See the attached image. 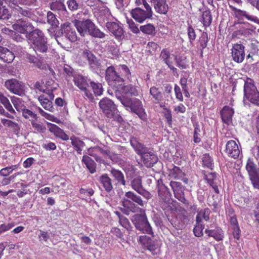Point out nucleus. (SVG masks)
<instances>
[{
	"instance_id": "40",
	"label": "nucleus",
	"mask_w": 259,
	"mask_h": 259,
	"mask_svg": "<svg viewBox=\"0 0 259 259\" xmlns=\"http://www.w3.org/2000/svg\"><path fill=\"white\" fill-rule=\"evenodd\" d=\"M246 169L248 173L250 179L252 177L258 174L255 164L250 159L247 161Z\"/></svg>"
},
{
	"instance_id": "33",
	"label": "nucleus",
	"mask_w": 259,
	"mask_h": 259,
	"mask_svg": "<svg viewBox=\"0 0 259 259\" xmlns=\"http://www.w3.org/2000/svg\"><path fill=\"white\" fill-rule=\"evenodd\" d=\"M158 195L164 202L169 203L171 194L166 187L165 186L161 187L158 190Z\"/></svg>"
},
{
	"instance_id": "8",
	"label": "nucleus",
	"mask_w": 259,
	"mask_h": 259,
	"mask_svg": "<svg viewBox=\"0 0 259 259\" xmlns=\"http://www.w3.org/2000/svg\"><path fill=\"white\" fill-rule=\"evenodd\" d=\"M5 87L10 92L23 96L25 95V84L16 79L12 78L7 80L5 82Z\"/></svg>"
},
{
	"instance_id": "17",
	"label": "nucleus",
	"mask_w": 259,
	"mask_h": 259,
	"mask_svg": "<svg viewBox=\"0 0 259 259\" xmlns=\"http://www.w3.org/2000/svg\"><path fill=\"white\" fill-rule=\"evenodd\" d=\"M131 144L145 164L146 163V148L134 138L131 140Z\"/></svg>"
},
{
	"instance_id": "14",
	"label": "nucleus",
	"mask_w": 259,
	"mask_h": 259,
	"mask_svg": "<svg viewBox=\"0 0 259 259\" xmlns=\"http://www.w3.org/2000/svg\"><path fill=\"white\" fill-rule=\"evenodd\" d=\"M132 222L136 229L144 233L146 230V214L143 210V214H136L132 219Z\"/></svg>"
},
{
	"instance_id": "25",
	"label": "nucleus",
	"mask_w": 259,
	"mask_h": 259,
	"mask_svg": "<svg viewBox=\"0 0 259 259\" xmlns=\"http://www.w3.org/2000/svg\"><path fill=\"white\" fill-rule=\"evenodd\" d=\"M156 11L160 14H165L168 10L165 0H152Z\"/></svg>"
},
{
	"instance_id": "15",
	"label": "nucleus",
	"mask_w": 259,
	"mask_h": 259,
	"mask_svg": "<svg viewBox=\"0 0 259 259\" xmlns=\"http://www.w3.org/2000/svg\"><path fill=\"white\" fill-rule=\"evenodd\" d=\"M234 114V109L228 106H225L220 112L223 122L228 125L232 123V117Z\"/></svg>"
},
{
	"instance_id": "4",
	"label": "nucleus",
	"mask_w": 259,
	"mask_h": 259,
	"mask_svg": "<svg viewBox=\"0 0 259 259\" xmlns=\"http://www.w3.org/2000/svg\"><path fill=\"white\" fill-rule=\"evenodd\" d=\"M28 40L33 44V49L36 52L46 53L48 49L47 38L43 32L36 28L34 32L28 35Z\"/></svg>"
},
{
	"instance_id": "49",
	"label": "nucleus",
	"mask_w": 259,
	"mask_h": 259,
	"mask_svg": "<svg viewBox=\"0 0 259 259\" xmlns=\"http://www.w3.org/2000/svg\"><path fill=\"white\" fill-rule=\"evenodd\" d=\"M116 214L119 217V222L120 224L124 228L126 229H128V228L130 227V222L127 218H126L124 217L121 216L120 212L116 211Z\"/></svg>"
},
{
	"instance_id": "51",
	"label": "nucleus",
	"mask_w": 259,
	"mask_h": 259,
	"mask_svg": "<svg viewBox=\"0 0 259 259\" xmlns=\"http://www.w3.org/2000/svg\"><path fill=\"white\" fill-rule=\"evenodd\" d=\"M148 245L147 246V249L150 250L153 254H156L159 252V247L158 244L152 243L151 241L147 242Z\"/></svg>"
},
{
	"instance_id": "12",
	"label": "nucleus",
	"mask_w": 259,
	"mask_h": 259,
	"mask_svg": "<svg viewBox=\"0 0 259 259\" xmlns=\"http://www.w3.org/2000/svg\"><path fill=\"white\" fill-rule=\"evenodd\" d=\"M225 151L228 156L236 159L239 156L240 147L235 141L231 140L227 142Z\"/></svg>"
},
{
	"instance_id": "35",
	"label": "nucleus",
	"mask_w": 259,
	"mask_h": 259,
	"mask_svg": "<svg viewBox=\"0 0 259 259\" xmlns=\"http://www.w3.org/2000/svg\"><path fill=\"white\" fill-rule=\"evenodd\" d=\"M208 34L206 32H203L199 39V43L200 47V55L203 56V50L206 48L208 42Z\"/></svg>"
},
{
	"instance_id": "53",
	"label": "nucleus",
	"mask_w": 259,
	"mask_h": 259,
	"mask_svg": "<svg viewBox=\"0 0 259 259\" xmlns=\"http://www.w3.org/2000/svg\"><path fill=\"white\" fill-rule=\"evenodd\" d=\"M158 160V158L155 154H150L148 155L147 154V167H151L153 164L156 163Z\"/></svg>"
},
{
	"instance_id": "57",
	"label": "nucleus",
	"mask_w": 259,
	"mask_h": 259,
	"mask_svg": "<svg viewBox=\"0 0 259 259\" xmlns=\"http://www.w3.org/2000/svg\"><path fill=\"white\" fill-rule=\"evenodd\" d=\"M15 224L14 222H12L8 224H3L0 225V234L10 230L13 227H14Z\"/></svg>"
},
{
	"instance_id": "52",
	"label": "nucleus",
	"mask_w": 259,
	"mask_h": 259,
	"mask_svg": "<svg viewBox=\"0 0 259 259\" xmlns=\"http://www.w3.org/2000/svg\"><path fill=\"white\" fill-rule=\"evenodd\" d=\"M204 229V225H196L193 229V233L195 236L200 237L203 236V230Z\"/></svg>"
},
{
	"instance_id": "9",
	"label": "nucleus",
	"mask_w": 259,
	"mask_h": 259,
	"mask_svg": "<svg viewBox=\"0 0 259 259\" xmlns=\"http://www.w3.org/2000/svg\"><path fill=\"white\" fill-rule=\"evenodd\" d=\"M99 105L108 118H112L114 116L117 108L111 100L108 98H104L100 100Z\"/></svg>"
},
{
	"instance_id": "63",
	"label": "nucleus",
	"mask_w": 259,
	"mask_h": 259,
	"mask_svg": "<svg viewBox=\"0 0 259 259\" xmlns=\"http://www.w3.org/2000/svg\"><path fill=\"white\" fill-rule=\"evenodd\" d=\"M67 4L69 9L71 11L77 10L78 8V4L75 0H69Z\"/></svg>"
},
{
	"instance_id": "62",
	"label": "nucleus",
	"mask_w": 259,
	"mask_h": 259,
	"mask_svg": "<svg viewBox=\"0 0 259 259\" xmlns=\"http://www.w3.org/2000/svg\"><path fill=\"white\" fill-rule=\"evenodd\" d=\"M174 111L177 113H184L186 111V108L183 104L180 103L178 105L174 107Z\"/></svg>"
},
{
	"instance_id": "54",
	"label": "nucleus",
	"mask_w": 259,
	"mask_h": 259,
	"mask_svg": "<svg viewBox=\"0 0 259 259\" xmlns=\"http://www.w3.org/2000/svg\"><path fill=\"white\" fill-rule=\"evenodd\" d=\"M150 94L153 96L155 100L159 101L161 98V94L158 89L156 87H152L150 90Z\"/></svg>"
},
{
	"instance_id": "48",
	"label": "nucleus",
	"mask_w": 259,
	"mask_h": 259,
	"mask_svg": "<svg viewBox=\"0 0 259 259\" xmlns=\"http://www.w3.org/2000/svg\"><path fill=\"white\" fill-rule=\"evenodd\" d=\"M22 173L21 172H17L13 174V175L10 176L8 178H4L2 181L1 182V184L2 186H6L9 185L11 183L12 181H13L14 179L18 176L21 175Z\"/></svg>"
},
{
	"instance_id": "22",
	"label": "nucleus",
	"mask_w": 259,
	"mask_h": 259,
	"mask_svg": "<svg viewBox=\"0 0 259 259\" xmlns=\"http://www.w3.org/2000/svg\"><path fill=\"white\" fill-rule=\"evenodd\" d=\"M204 232L208 237H213L217 241H222L224 238V231L219 227L214 229H206Z\"/></svg>"
},
{
	"instance_id": "36",
	"label": "nucleus",
	"mask_w": 259,
	"mask_h": 259,
	"mask_svg": "<svg viewBox=\"0 0 259 259\" xmlns=\"http://www.w3.org/2000/svg\"><path fill=\"white\" fill-rule=\"evenodd\" d=\"M111 174L115 180L121 185H125V181L122 172L119 170L113 168L111 170Z\"/></svg>"
},
{
	"instance_id": "34",
	"label": "nucleus",
	"mask_w": 259,
	"mask_h": 259,
	"mask_svg": "<svg viewBox=\"0 0 259 259\" xmlns=\"http://www.w3.org/2000/svg\"><path fill=\"white\" fill-rule=\"evenodd\" d=\"M1 122L5 126L10 128L15 132L20 130L19 124L16 122L6 118H2Z\"/></svg>"
},
{
	"instance_id": "30",
	"label": "nucleus",
	"mask_w": 259,
	"mask_h": 259,
	"mask_svg": "<svg viewBox=\"0 0 259 259\" xmlns=\"http://www.w3.org/2000/svg\"><path fill=\"white\" fill-rule=\"evenodd\" d=\"M116 89V90L121 93V95H123L126 96L128 95L131 96H137L138 91L136 88L132 85V84H128L121 87L120 90H119Z\"/></svg>"
},
{
	"instance_id": "38",
	"label": "nucleus",
	"mask_w": 259,
	"mask_h": 259,
	"mask_svg": "<svg viewBox=\"0 0 259 259\" xmlns=\"http://www.w3.org/2000/svg\"><path fill=\"white\" fill-rule=\"evenodd\" d=\"M132 186L133 188L139 194L143 195H144L145 190L142 186V181L140 179L138 178L134 179L132 182Z\"/></svg>"
},
{
	"instance_id": "39",
	"label": "nucleus",
	"mask_w": 259,
	"mask_h": 259,
	"mask_svg": "<svg viewBox=\"0 0 259 259\" xmlns=\"http://www.w3.org/2000/svg\"><path fill=\"white\" fill-rule=\"evenodd\" d=\"M31 123L32 128L37 133H44L47 130L44 124L40 121L36 120V119L32 120Z\"/></svg>"
},
{
	"instance_id": "6",
	"label": "nucleus",
	"mask_w": 259,
	"mask_h": 259,
	"mask_svg": "<svg viewBox=\"0 0 259 259\" xmlns=\"http://www.w3.org/2000/svg\"><path fill=\"white\" fill-rule=\"evenodd\" d=\"M12 28L15 31L25 34L28 39V35L32 34L35 29L33 25L29 22L27 19H20L17 20L12 25Z\"/></svg>"
},
{
	"instance_id": "37",
	"label": "nucleus",
	"mask_w": 259,
	"mask_h": 259,
	"mask_svg": "<svg viewBox=\"0 0 259 259\" xmlns=\"http://www.w3.org/2000/svg\"><path fill=\"white\" fill-rule=\"evenodd\" d=\"M50 7L53 11L63 12L66 10V7L64 3L61 1H56L50 4Z\"/></svg>"
},
{
	"instance_id": "58",
	"label": "nucleus",
	"mask_w": 259,
	"mask_h": 259,
	"mask_svg": "<svg viewBox=\"0 0 259 259\" xmlns=\"http://www.w3.org/2000/svg\"><path fill=\"white\" fill-rule=\"evenodd\" d=\"M174 91L176 99L180 102H183L184 101V99L181 90L179 86L177 84H175V85Z\"/></svg>"
},
{
	"instance_id": "26",
	"label": "nucleus",
	"mask_w": 259,
	"mask_h": 259,
	"mask_svg": "<svg viewBox=\"0 0 259 259\" xmlns=\"http://www.w3.org/2000/svg\"><path fill=\"white\" fill-rule=\"evenodd\" d=\"M99 181L106 192H110L113 189V187L112 184V180L107 174L101 175L99 178Z\"/></svg>"
},
{
	"instance_id": "11",
	"label": "nucleus",
	"mask_w": 259,
	"mask_h": 259,
	"mask_svg": "<svg viewBox=\"0 0 259 259\" xmlns=\"http://www.w3.org/2000/svg\"><path fill=\"white\" fill-rule=\"evenodd\" d=\"M245 47L241 44H235L231 49V56L232 60L237 63H242L245 58Z\"/></svg>"
},
{
	"instance_id": "16",
	"label": "nucleus",
	"mask_w": 259,
	"mask_h": 259,
	"mask_svg": "<svg viewBox=\"0 0 259 259\" xmlns=\"http://www.w3.org/2000/svg\"><path fill=\"white\" fill-rule=\"evenodd\" d=\"M204 179L207 181L208 185L212 187L214 191L219 194L220 192L218 185L220 183V181L217 178L215 172H208L204 174Z\"/></svg>"
},
{
	"instance_id": "47",
	"label": "nucleus",
	"mask_w": 259,
	"mask_h": 259,
	"mask_svg": "<svg viewBox=\"0 0 259 259\" xmlns=\"http://www.w3.org/2000/svg\"><path fill=\"white\" fill-rule=\"evenodd\" d=\"M47 22L52 26H57L58 21L55 15L51 11L47 13Z\"/></svg>"
},
{
	"instance_id": "42",
	"label": "nucleus",
	"mask_w": 259,
	"mask_h": 259,
	"mask_svg": "<svg viewBox=\"0 0 259 259\" xmlns=\"http://www.w3.org/2000/svg\"><path fill=\"white\" fill-rule=\"evenodd\" d=\"M90 84L96 96H101L102 94L103 90L101 83L91 81Z\"/></svg>"
},
{
	"instance_id": "2",
	"label": "nucleus",
	"mask_w": 259,
	"mask_h": 259,
	"mask_svg": "<svg viewBox=\"0 0 259 259\" xmlns=\"http://www.w3.org/2000/svg\"><path fill=\"white\" fill-rule=\"evenodd\" d=\"M74 24L81 36L90 35L100 38L105 36V34L101 31L90 19L82 21L75 20Z\"/></svg>"
},
{
	"instance_id": "1",
	"label": "nucleus",
	"mask_w": 259,
	"mask_h": 259,
	"mask_svg": "<svg viewBox=\"0 0 259 259\" xmlns=\"http://www.w3.org/2000/svg\"><path fill=\"white\" fill-rule=\"evenodd\" d=\"M130 75V69L126 65H118L116 70L113 66H111L106 70L105 78L110 85L118 90L125 79L129 78Z\"/></svg>"
},
{
	"instance_id": "27",
	"label": "nucleus",
	"mask_w": 259,
	"mask_h": 259,
	"mask_svg": "<svg viewBox=\"0 0 259 259\" xmlns=\"http://www.w3.org/2000/svg\"><path fill=\"white\" fill-rule=\"evenodd\" d=\"M132 17L137 22L142 23L146 20V12L140 8L133 9L131 12Z\"/></svg>"
},
{
	"instance_id": "21",
	"label": "nucleus",
	"mask_w": 259,
	"mask_h": 259,
	"mask_svg": "<svg viewBox=\"0 0 259 259\" xmlns=\"http://www.w3.org/2000/svg\"><path fill=\"white\" fill-rule=\"evenodd\" d=\"M15 57L14 53L7 48L0 46V60L5 63H11L13 61Z\"/></svg>"
},
{
	"instance_id": "20",
	"label": "nucleus",
	"mask_w": 259,
	"mask_h": 259,
	"mask_svg": "<svg viewBox=\"0 0 259 259\" xmlns=\"http://www.w3.org/2000/svg\"><path fill=\"white\" fill-rule=\"evenodd\" d=\"M62 33L71 42H75L77 40V36L75 30L71 27L70 24H64L62 28Z\"/></svg>"
},
{
	"instance_id": "23",
	"label": "nucleus",
	"mask_w": 259,
	"mask_h": 259,
	"mask_svg": "<svg viewBox=\"0 0 259 259\" xmlns=\"http://www.w3.org/2000/svg\"><path fill=\"white\" fill-rule=\"evenodd\" d=\"M170 176L176 180L182 181L184 183L187 184L188 179L186 177L185 174L178 166H174L170 170Z\"/></svg>"
},
{
	"instance_id": "45",
	"label": "nucleus",
	"mask_w": 259,
	"mask_h": 259,
	"mask_svg": "<svg viewBox=\"0 0 259 259\" xmlns=\"http://www.w3.org/2000/svg\"><path fill=\"white\" fill-rule=\"evenodd\" d=\"M202 159V164L204 167H206L211 169H212V159L208 154H203Z\"/></svg>"
},
{
	"instance_id": "32",
	"label": "nucleus",
	"mask_w": 259,
	"mask_h": 259,
	"mask_svg": "<svg viewBox=\"0 0 259 259\" xmlns=\"http://www.w3.org/2000/svg\"><path fill=\"white\" fill-rule=\"evenodd\" d=\"M212 20L211 13L209 10H206L202 12L201 22L202 23L203 26L205 27L209 26Z\"/></svg>"
},
{
	"instance_id": "7",
	"label": "nucleus",
	"mask_w": 259,
	"mask_h": 259,
	"mask_svg": "<svg viewBox=\"0 0 259 259\" xmlns=\"http://www.w3.org/2000/svg\"><path fill=\"white\" fill-rule=\"evenodd\" d=\"M57 89L56 87H50L47 88L46 94L41 95L38 97V101L41 105L46 110L53 111L54 108L52 101L54 99L53 91Z\"/></svg>"
},
{
	"instance_id": "60",
	"label": "nucleus",
	"mask_w": 259,
	"mask_h": 259,
	"mask_svg": "<svg viewBox=\"0 0 259 259\" xmlns=\"http://www.w3.org/2000/svg\"><path fill=\"white\" fill-rule=\"evenodd\" d=\"M164 117L165 118L168 125L171 126L172 125V115L171 111L169 109L165 108L164 109Z\"/></svg>"
},
{
	"instance_id": "31",
	"label": "nucleus",
	"mask_w": 259,
	"mask_h": 259,
	"mask_svg": "<svg viewBox=\"0 0 259 259\" xmlns=\"http://www.w3.org/2000/svg\"><path fill=\"white\" fill-rule=\"evenodd\" d=\"M73 81L76 86L80 90L85 89V87H88L89 84L85 78L80 75H77L74 76Z\"/></svg>"
},
{
	"instance_id": "28",
	"label": "nucleus",
	"mask_w": 259,
	"mask_h": 259,
	"mask_svg": "<svg viewBox=\"0 0 259 259\" xmlns=\"http://www.w3.org/2000/svg\"><path fill=\"white\" fill-rule=\"evenodd\" d=\"M81 161L91 174H94L96 171L97 164L92 158L88 155H83Z\"/></svg>"
},
{
	"instance_id": "61",
	"label": "nucleus",
	"mask_w": 259,
	"mask_h": 259,
	"mask_svg": "<svg viewBox=\"0 0 259 259\" xmlns=\"http://www.w3.org/2000/svg\"><path fill=\"white\" fill-rule=\"evenodd\" d=\"M160 57L165 63L168 62L170 61V53L166 49H164L161 51Z\"/></svg>"
},
{
	"instance_id": "44",
	"label": "nucleus",
	"mask_w": 259,
	"mask_h": 259,
	"mask_svg": "<svg viewBox=\"0 0 259 259\" xmlns=\"http://www.w3.org/2000/svg\"><path fill=\"white\" fill-rule=\"evenodd\" d=\"M28 62L30 63H33L34 66L40 68L42 66V61L40 59L37 58L34 56L30 54H28L26 57Z\"/></svg>"
},
{
	"instance_id": "18",
	"label": "nucleus",
	"mask_w": 259,
	"mask_h": 259,
	"mask_svg": "<svg viewBox=\"0 0 259 259\" xmlns=\"http://www.w3.org/2000/svg\"><path fill=\"white\" fill-rule=\"evenodd\" d=\"M170 186L173 190L175 197L180 201L185 203L186 199L185 197L184 192L181 187V183L178 182L171 181L170 183Z\"/></svg>"
},
{
	"instance_id": "59",
	"label": "nucleus",
	"mask_w": 259,
	"mask_h": 259,
	"mask_svg": "<svg viewBox=\"0 0 259 259\" xmlns=\"http://www.w3.org/2000/svg\"><path fill=\"white\" fill-rule=\"evenodd\" d=\"M127 23L128 24V27L130 30L134 33H138L140 32V29L138 27V26L132 19H127Z\"/></svg>"
},
{
	"instance_id": "46",
	"label": "nucleus",
	"mask_w": 259,
	"mask_h": 259,
	"mask_svg": "<svg viewBox=\"0 0 259 259\" xmlns=\"http://www.w3.org/2000/svg\"><path fill=\"white\" fill-rule=\"evenodd\" d=\"M147 49H148L147 50V55H154L156 54L157 50L160 49V47L156 43L151 41L148 42Z\"/></svg>"
},
{
	"instance_id": "41",
	"label": "nucleus",
	"mask_w": 259,
	"mask_h": 259,
	"mask_svg": "<svg viewBox=\"0 0 259 259\" xmlns=\"http://www.w3.org/2000/svg\"><path fill=\"white\" fill-rule=\"evenodd\" d=\"M22 113L25 118L29 119L31 121L36 119L37 118V115L35 113L26 108L22 110Z\"/></svg>"
},
{
	"instance_id": "29",
	"label": "nucleus",
	"mask_w": 259,
	"mask_h": 259,
	"mask_svg": "<svg viewBox=\"0 0 259 259\" xmlns=\"http://www.w3.org/2000/svg\"><path fill=\"white\" fill-rule=\"evenodd\" d=\"M69 139L71 141V145L77 153L81 154L82 149L85 146L84 142L74 135L72 136Z\"/></svg>"
},
{
	"instance_id": "55",
	"label": "nucleus",
	"mask_w": 259,
	"mask_h": 259,
	"mask_svg": "<svg viewBox=\"0 0 259 259\" xmlns=\"http://www.w3.org/2000/svg\"><path fill=\"white\" fill-rule=\"evenodd\" d=\"M201 217L206 222L209 221V215L210 213V210L209 208L206 207L203 209L201 210L199 212H198Z\"/></svg>"
},
{
	"instance_id": "24",
	"label": "nucleus",
	"mask_w": 259,
	"mask_h": 259,
	"mask_svg": "<svg viewBox=\"0 0 259 259\" xmlns=\"http://www.w3.org/2000/svg\"><path fill=\"white\" fill-rule=\"evenodd\" d=\"M82 57L88 61L91 67L96 68L99 65V63L97 58L89 50H85L82 53Z\"/></svg>"
},
{
	"instance_id": "56",
	"label": "nucleus",
	"mask_w": 259,
	"mask_h": 259,
	"mask_svg": "<svg viewBox=\"0 0 259 259\" xmlns=\"http://www.w3.org/2000/svg\"><path fill=\"white\" fill-rule=\"evenodd\" d=\"M49 83H50V81H48V82L46 83L47 86L46 87V89H44V86L42 85V83H41L39 81H37L35 84L34 87L37 89L39 91L42 92L44 93L45 94H46V92L45 91H47V87H56L57 85L56 83H54V84L53 85H50Z\"/></svg>"
},
{
	"instance_id": "3",
	"label": "nucleus",
	"mask_w": 259,
	"mask_h": 259,
	"mask_svg": "<svg viewBox=\"0 0 259 259\" xmlns=\"http://www.w3.org/2000/svg\"><path fill=\"white\" fill-rule=\"evenodd\" d=\"M118 92L116 93L117 98L127 110H130L132 112L135 113L142 120L146 118L144 109L142 107V102L139 100L132 99L123 95L118 96Z\"/></svg>"
},
{
	"instance_id": "64",
	"label": "nucleus",
	"mask_w": 259,
	"mask_h": 259,
	"mask_svg": "<svg viewBox=\"0 0 259 259\" xmlns=\"http://www.w3.org/2000/svg\"><path fill=\"white\" fill-rule=\"evenodd\" d=\"M251 183L254 188L259 189V174L252 177L250 179Z\"/></svg>"
},
{
	"instance_id": "19",
	"label": "nucleus",
	"mask_w": 259,
	"mask_h": 259,
	"mask_svg": "<svg viewBox=\"0 0 259 259\" xmlns=\"http://www.w3.org/2000/svg\"><path fill=\"white\" fill-rule=\"evenodd\" d=\"M230 7L232 9V10L234 11L235 15L236 17L239 19L242 17H245L248 20L251 21L256 24H259V19L257 17L253 15H250L248 14L246 11L237 9L235 7L231 6H230Z\"/></svg>"
},
{
	"instance_id": "5",
	"label": "nucleus",
	"mask_w": 259,
	"mask_h": 259,
	"mask_svg": "<svg viewBox=\"0 0 259 259\" xmlns=\"http://www.w3.org/2000/svg\"><path fill=\"white\" fill-rule=\"evenodd\" d=\"M244 100H247L259 107V92L252 79L248 78L244 85Z\"/></svg>"
},
{
	"instance_id": "13",
	"label": "nucleus",
	"mask_w": 259,
	"mask_h": 259,
	"mask_svg": "<svg viewBox=\"0 0 259 259\" xmlns=\"http://www.w3.org/2000/svg\"><path fill=\"white\" fill-rule=\"evenodd\" d=\"M48 127L49 131L54 135L63 141H67L69 139V136L64 131L55 124L48 122Z\"/></svg>"
},
{
	"instance_id": "43",
	"label": "nucleus",
	"mask_w": 259,
	"mask_h": 259,
	"mask_svg": "<svg viewBox=\"0 0 259 259\" xmlns=\"http://www.w3.org/2000/svg\"><path fill=\"white\" fill-rule=\"evenodd\" d=\"M126 197L132 199L133 201L137 203L141 206H144V202L141 198L132 192H127L125 194Z\"/></svg>"
},
{
	"instance_id": "10",
	"label": "nucleus",
	"mask_w": 259,
	"mask_h": 259,
	"mask_svg": "<svg viewBox=\"0 0 259 259\" xmlns=\"http://www.w3.org/2000/svg\"><path fill=\"white\" fill-rule=\"evenodd\" d=\"M105 25L108 30L113 35L117 40L120 41L124 38V31L121 23L108 21L106 23Z\"/></svg>"
},
{
	"instance_id": "50",
	"label": "nucleus",
	"mask_w": 259,
	"mask_h": 259,
	"mask_svg": "<svg viewBox=\"0 0 259 259\" xmlns=\"http://www.w3.org/2000/svg\"><path fill=\"white\" fill-rule=\"evenodd\" d=\"M187 34L189 41L191 43L195 40L196 38V33L195 29L191 25H189L187 28Z\"/></svg>"
}]
</instances>
